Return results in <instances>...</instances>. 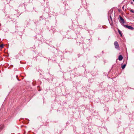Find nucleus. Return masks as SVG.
I'll list each match as a JSON object with an SVG mask.
<instances>
[{"mask_svg":"<svg viewBox=\"0 0 134 134\" xmlns=\"http://www.w3.org/2000/svg\"><path fill=\"white\" fill-rule=\"evenodd\" d=\"M118 59L119 60L121 61L123 59V57L121 55H120L119 56Z\"/></svg>","mask_w":134,"mask_h":134,"instance_id":"5","label":"nucleus"},{"mask_svg":"<svg viewBox=\"0 0 134 134\" xmlns=\"http://www.w3.org/2000/svg\"><path fill=\"white\" fill-rule=\"evenodd\" d=\"M4 127V125L0 124V130H2Z\"/></svg>","mask_w":134,"mask_h":134,"instance_id":"4","label":"nucleus"},{"mask_svg":"<svg viewBox=\"0 0 134 134\" xmlns=\"http://www.w3.org/2000/svg\"><path fill=\"white\" fill-rule=\"evenodd\" d=\"M124 27L128 29H129L131 30H133L134 29V28L132 26H129L127 25H124Z\"/></svg>","mask_w":134,"mask_h":134,"instance_id":"1","label":"nucleus"},{"mask_svg":"<svg viewBox=\"0 0 134 134\" xmlns=\"http://www.w3.org/2000/svg\"><path fill=\"white\" fill-rule=\"evenodd\" d=\"M118 31L119 33V34L121 36H122V34H121V31L119 30L118 29Z\"/></svg>","mask_w":134,"mask_h":134,"instance_id":"6","label":"nucleus"},{"mask_svg":"<svg viewBox=\"0 0 134 134\" xmlns=\"http://www.w3.org/2000/svg\"><path fill=\"white\" fill-rule=\"evenodd\" d=\"M134 2V0H132Z\"/></svg>","mask_w":134,"mask_h":134,"instance_id":"11","label":"nucleus"},{"mask_svg":"<svg viewBox=\"0 0 134 134\" xmlns=\"http://www.w3.org/2000/svg\"><path fill=\"white\" fill-rule=\"evenodd\" d=\"M119 18L120 20L121 21V22L123 23H124V20L122 17L120 15L119 16Z\"/></svg>","mask_w":134,"mask_h":134,"instance_id":"3","label":"nucleus"},{"mask_svg":"<svg viewBox=\"0 0 134 134\" xmlns=\"http://www.w3.org/2000/svg\"><path fill=\"white\" fill-rule=\"evenodd\" d=\"M4 46V44H1L0 45V47L1 48H3V47Z\"/></svg>","mask_w":134,"mask_h":134,"instance_id":"8","label":"nucleus"},{"mask_svg":"<svg viewBox=\"0 0 134 134\" xmlns=\"http://www.w3.org/2000/svg\"><path fill=\"white\" fill-rule=\"evenodd\" d=\"M115 48L116 49H119V45L117 41H115L114 43Z\"/></svg>","mask_w":134,"mask_h":134,"instance_id":"2","label":"nucleus"},{"mask_svg":"<svg viewBox=\"0 0 134 134\" xmlns=\"http://www.w3.org/2000/svg\"><path fill=\"white\" fill-rule=\"evenodd\" d=\"M124 6H123V7H122V8L124 10Z\"/></svg>","mask_w":134,"mask_h":134,"instance_id":"10","label":"nucleus"},{"mask_svg":"<svg viewBox=\"0 0 134 134\" xmlns=\"http://www.w3.org/2000/svg\"><path fill=\"white\" fill-rule=\"evenodd\" d=\"M126 64H124L121 67L123 69H124V68H125L126 66Z\"/></svg>","mask_w":134,"mask_h":134,"instance_id":"7","label":"nucleus"},{"mask_svg":"<svg viewBox=\"0 0 134 134\" xmlns=\"http://www.w3.org/2000/svg\"><path fill=\"white\" fill-rule=\"evenodd\" d=\"M130 12H132V13H134V12L133 11V10H132V9L130 10Z\"/></svg>","mask_w":134,"mask_h":134,"instance_id":"9","label":"nucleus"}]
</instances>
